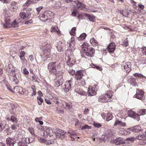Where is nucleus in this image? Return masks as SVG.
I'll list each match as a JSON object with an SVG mask.
<instances>
[{
	"instance_id": "f257e3e1",
	"label": "nucleus",
	"mask_w": 146,
	"mask_h": 146,
	"mask_svg": "<svg viewBox=\"0 0 146 146\" xmlns=\"http://www.w3.org/2000/svg\"><path fill=\"white\" fill-rule=\"evenodd\" d=\"M48 68L50 73L55 75L56 76L63 75V72L61 69V66L59 63L51 62L48 64Z\"/></svg>"
},
{
	"instance_id": "f03ea898",
	"label": "nucleus",
	"mask_w": 146,
	"mask_h": 146,
	"mask_svg": "<svg viewBox=\"0 0 146 146\" xmlns=\"http://www.w3.org/2000/svg\"><path fill=\"white\" fill-rule=\"evenodd\" d=\"M113 92L111 90L108 91L106 94H104L99 96L98 101L99 102L105 103L110 102L113 95Z\"/></svg>"
},
{
	"instance_id": "7ed1b4c3",
	"label": "nucleus",
	"mask_w": 146,
	"mask_h": 146,
	"mask_svg": "<svg viewBox=\"0 0 146 146\" xmlns=\"http://www.w3.org/2000/svg\"><path fill=\"white\" fill-rule=\"evenodd\" d=\"M66 60L67 65L71 66L74 65L76 61L73 52L71 50H67L66 52Z\"/></svg>"
},
{
	"instance_id": "20e7f679",
	"label": "nucleus",
	"mask_w": 146,
	"mask_h": 146,
	"mask_svg": "<svg viewBox=\"0 0 146 146\" xmlns=\"http://www.w3.org/2000/svg\"><path fill=\"white\" fill-rule=\"evenodd\" d=\"M81 47L84 51V54L86 56L90 57H92L94 56L95 53V50L94 48L89 46L87 43H84Z\"/></svg>"
},
{
	"instance_id": "39448f33",
	"label": "nucleus",
	"mask_w": 146,
	"mask_h": 146,
	"mask_svg": "<svg viewBox=\"0 0 146 146\" xmlns=\"http://www.w3.org/2000/svg\"><path fill=\"white\" fill-rule=\"evenodd\" d=\"M51 46L50 42H45L42 44L41 49L42 50L43 54L45 57L48 58L50 55V50Z\"/></svg>"
},
{
	"instance_id": "423d86ee",
	"label": "nucleus",
	"mask_w": 146,
	"mask_h": 146,
	"mask_svg": "<svg viewBox=\"0 0 146 146\" xmlns=\"http://www.w3.org/2000/svg\"><path fill=\"white\" fill-rule=\"evenodd\" d=\"M73 84V80L71 79L67 81L62 86V88L65 93L68 92L72 88L71 86Z\"/></svg>"
},
{
	"instance_id": "0eeeda50",
	"label": "nucleus",
	"mask_w": 146,
	"mask_h": 146,
	"mask_svg": "<svg viewBox=\"0 0 146 146\" xmlns=\"http://www.w3.org/2000/svg\"><path fill=\"white\" fill-rule=\"evenodd\" d=\"M9 75V80L15 82V84H18L19 83V81L16 76L14 70L12 69L10 72L8 74Z\"/></svg>"
},
{
	"instance_id": "6e6552de",
	"label": "nucleus",
	"mask_w": 146,
	"mask_h": 146,
	"mask_svg": "<svg viewBox=\"0 0 146 146\" xmlns=\"http://www.w3.org/2000/svg\"><path fill=\"white\" fill-rule=\"evenodd\" d=\"M97 86L96 85H90L89 86L88 91V95L89 96H93L97 94Z\"/></svg>"
},
{
	"instance_id": "1a4fd4ad",
	"label": "nucleus",
	"mask_w": 146,
	"mask_h": 146,
	"mask_svg": "<svg viewBox=\"0 0 146 146\" xmlns=\"http://www.w3.org/2000/svg\"><path fill=\"white\" fill-rule=\"evenodd\" d=\"M144 92L141 90L138 89L136 90V93L134 96L135 98L143 100L145 99Z\"/></svg>"
},
{
	"instance_id": "9d476101",
	"label": "nucleus",
	"mask_w": 146,
	"mask_h": 146,
	"mask_svg": "<svg viewBox=\"0 0 146 146\" xmlns=\"http://www.w3.org/2000/svg\"><path fill=\"white\" fill-rule=\"evenodd\" d=\"M121 67L125 70L127 72L129 73L130 72L131 69V64L130 62H123L122 64H121Z\"/></svg>"
},
{
	"instance_id": "9b49d317",
	"label": "nucleus",
	"mask_w": 146,
	"mask_h": 146,
	"mask_svg": "<svg viewBox=\"0 0 146 146\" xmlns=\"http://www.w3.org/2000/svg\"><path fill=\"white\" fill-rule=\"evenodd\" d=\"M18 8V5L16 2L13 1L11 3L9 7V10L12 11L14 12L17 10Z\"/></svg>"
},
{
	"instance_id": "f8f14e48",
	"label": "nucleus",
	"mask_w": 146,
	"mask_h": 146,
	"mask_svg": "<svg viewBox=\"0 0 146 146\" xmlns=\"http://www.w3.org/2000/svg\"><path fill=\"white\" fill-rule=\"evenodd\" d=\"M84 73L83 70H80L77 71L75 74V78L77 80H80L84 76Z\"/></svg>"
},
{
	"instance_id": "ddd939ff",
	"label": "nucleus",
	"mask_w": 146,
	"mask_h": 146,
	"mask_svg": "<svg viewBox=\"0 0 146 146\" xmlns=\"http://www.w3.org/2000/svg\"><path fill=\"white\" fill-rule=\"evenodd\" d=\"M115 43L112 42L108 46L107 48V50L109 52L113 53L115 50Z\"/></svg>"
},
{
	"instance_id": "4468645a",
	"label": "nucleus",
	"mask_w": 146,
	"mask_h": 146,
	"mask_svg": "<svg viewBox=\"0 0 146 146\" xmlns=\"http://www.w3.org/2000/svg\"><path fill=\"white\" fill-rule=\"evenodd\" d=\"M61 106L66 110H70L72 108L71 103H67L64 101H61Z\"/></svg>"
},
{
	"instance_id": "2eb2a0df",
	"label": "nucleus",
	"mask_w": 146,
	"mask_h": 146,
	"mask_svg": "<svg viewBox=\"0 0 146 146\" xmlns=\"http://www.w3.org/2000/svg\"><path fill=\"white\" fill-rule=\"evenodd\" d=\"M127 113L129 116L135 118L137 121H139L140 120L138 114L135 113L133 111L131 110L129 111Z\"/></svg>"
},
{
	"instance_id": "dca6fc26",
	"label": "nucleus",
	"mask_w": 146,
	"mask_h": 146,
	"mask_svg": "<svg viewBox=\"0 0 146 146\" xmlns=\"http://www.w3.org/2000/svg\"><path fill=\"white\" fill-rule=\"evenodd\" d=\"M56 47L58 50L60 52L65 50L66 48L64 44L60 42L58 43Z\"/></svg>"
},
{
	"instance_id": "f3484780",
	"label": "nucleus",
	"mask_w": 146,
	"mask_h": 146,
	"mask_svg": "<svg viewBox=\"0 0 146 146\" xmlns=\"http://www.w3.org/2000/svg\"><path fill=\"white\" fill-rule=\"evenodd\" d=\"M127 82L131 84L136 86L137 84V82L135 78H133L131 76H128L127 77Z\"/></svg>"
},
{
	"instance_id": "a211bd4d",
	"label": "nucleus",
	"mask_w": 146,
	"mask_h": 146,
	"mask_svg": "<svg viewBox=\"0 0 146 146\" xmlns=\"http://www.w3.org/2000/svg\"><path fill=\"white\" fill-rule=\"evenodd\" d=\"M11 19L9 17L5 18V23H3V27L4 28H10L12 27L11 23Z\"/></svg>"
},
{
	"instance_id": "6ab92c4d",
	"label": "nucleus",
	"mask_w": 146,
	"mask_h": 146,
	"mask_svg": "<svg viewBox=\"0 0 146 146\" xmlns=\"http://www.w3.org/2000/svg\"><path fill=\"white\" fill-rule=\"evenodd\" d=\"M59 78L58 79V80L56 81L54 83V86L56 87H58L60 85H62L63 83V79L62 75H59Z\"/></svg>"
},
{
	"instance_id": "aec40b11",
	"label": "nucleus",
	"mask_w": 146,
	"mask_h": 146,
	"mask_svg": "<svg viewBox=\"0 0 146 146\" xmlns=\"http://www.w3.org/2000/svg\"><path fill=\"white\" fill-rule=\"evenodd\" d=\"M15 139L12 138L8 137L6 141L8 146H14L15 142Z\"/></svg>"
},
{
	"instance_id": "412c9836",
	"label": "nucleus",
	"mask_w": 146,
	"mask_h": 146,
	"mask_svg": "<svg viewBox=\"0 0 146 146\" xmlns=\"http://www.w3.org/2000/svg\"><path fill=\"white\" fill-rule=\"evenodd\" d=\"M18 107V105L12 103L11 104V108L10 111L11 113L14 114L16 112V109Z\"/></svg>"
},
{
	"instance_id": "4be33fe9",
	"label": "nucleus",
	"mask_w": 146,
	"mask_h": 146,
	"mask_svg": "<svg viewBox=\"0 0 146 146\" xmlns=\"http://www.w3.org/2000/svg\"><path fill=\"white\" fill-rule=\"evenodd\" d=\"M51 32L56 33L59 36L61 35V32L57 26H52L51 27Z\"/></svg>"
},
{
	"instance_id": "5701e85b",
	"label": "nucleus",
	"mask_w": 146,
	"mask_h": 146,
	"mask_svg": "<svg viewBox=\"0 0 146 146\" xmlns=\"http://www.w3.org/2000/svg\"><path fill=\"white\" fill-rule=\"evenodd\" d=\"M74 2L76 4V7L78 9L82 10L86 8V5L84 4H83L79 1H74Z\"/></svg>"
},
{
	"instance_id": "b1692460",
	"label": "nucleus",
	"mask_w": 146,
	"mask_h": 146,
	"mask_svg": "<svg viewBox=\"0 0 146 146\" xmlns=\"http://www.w3.org/2000/svg\"><path fill=\"white\" fill-rule=\"evenodd\" d=\"M75 92L81 95H86L87 94L86 92L83 90L79 87H78L76 88Z\"/></svg>"
},
{
	"instance_id": "393cba45",
	"label": "nucleus",
	"mask_w": 146,
	"mask_h": 146,
	"mask_svg": "<svg viewBox=\"0 0 146 146\" xmlns=\"http://www.w3.org/2000/svg\"><path fill=\"white\" fill-rule=\"evenodd\" d=\"M84 16L87 17L89 20L92 22H94L95 20V16L93 15H90L88 13H85L84 14Z\"/></svg>"
},
{
	"instance_id": "a878e982",
	"label": "nucleus",
	"mask_w": 146,
	"mask_h": 146,
	"mask_svg": "<svg viewBox=\"0 0 146 146\" xmlns=\"http://www.w3.org/2000/svg\"><path fill=\"white\" fill-rule=\"evenodd\" d=\"M6 119L8 121H11L13 122L17 123L18 121L17 118L14 115H11L7 117Z\"/></svg>"
},
{
	"instance_id": "bb28decb",
	"label": "nucleus",
	"mask_w": 146,
	"mask_h": 146,
	"mask_svg": "<svg viewBox=\"0 0 146 146\" xmlns=\"http://www.w3.org/2000/svg\"><path fill=\"white\" fill-rule=\"evenodd\" d=\"M90 42L92 45L93 46H97L98 45V42L94 37L91 38Z\"/></svg>"
},
{
	"instance_id": "cd10ccee",
	"label": "nucleus",
	"mask_w": 146,
	"mask_h": 146,
	"mask_svg": "<svg viewBox=\"0 0 146 146\" xmlns=\"http://www.w3.org/2000/svg\"><path fill=\"white\" fill-rule=\"evenodd\" d=\"M141 127L138 126H136L132 128H129V130L133 132H138L141 130Z\"/></svg>"
},
{
	"instance_id": "c85d7f7f",
	"label": "nucleus",
	"mask_w": 146,
	"mask_h": 146,
	"mask_svg": "<svg viewBox=\"0 0 146 146\" xmlns=\"http://www.w3.org/2000/svg\"><path fill=\"white\" fill-rule=\"evenodd\" d=\"M51 99L56 104L59 105L60 103L58 101L59 98L58 96L56 95H53L51 98Z\"/></svg>"
},
{
	"instance_id": "c756f323",
	"label": "nucleus",
	"mask_w": 146,
	"mask_h": 146,
	"mask_svg": "<svg viewBox=\"0 0 146 146\" xmlns=\"http://www.w3.org/2000/svg\"><path fill=\"white\" fill-rule=\"evenodd\" d=\"M130 132L128 131L124 130V129L121 128H119V134L122 135H128L130 134Z\"/></svg>"
},
{
	"instance_id": "7c9ffc66",
	"label": "nucleus",
	"mask_w": 146,
	"mask_h": 146,
	"mask_svg": "<svg viewBox=\"0 0 146 146\" xmlns=\"http://www.w3.org/2000/svg\"><path fill=\"white\" fill-rule=\"evenodd\" d=\"M44 131L46 133L47 135L50 137L52 136L53 134V131L51 129L47 128Z\"/></svg>"
},
{
	"instance_id": "2f4dec72",
	"label": "nucleus",
	"mask_w": 146,
	"mask_h": 146,
	"mask_svg": "<svg viewBox=\"0 0 146 146\" xmlns=\"http://www.w3.org/2000/svg\"><path fill=\"white\" fill-rule=\"evenodd\" d=\"M14 90L15 92H16L17 93L19 94H22V92L23 91L22 88L19 86H15L14 88Z\"/></svg>"
},
{
	"instance_id": "473e14b6",
	"label": "nucleus",
	"mask_w": 146,
	"mask_h": 146,
	"mask_svg": "<svg viewBox=\"0 0 146 146\" xmlns=\"http://www.w3.org/2000/svg\"><path fill=\"white\" fill-rule=\"evenodd\" d=\"M113 132L111 130H109L108 131V133L105 134V137L106 139L108 138L110 139V138L112 137L113 135Z\"/></svg>"
},
{
	"instance_id": "72a5a7b5",
	"label": "nucleus",
	"mask_w": 146,
	"mask_h": 146,
	"mask_svg": "<svg viewBox=\"0 0 146 146\" xmlns=\"http://www.w3.org/2000/svg\"><path fill=\"white\" fill-rule=\"evenodd\" d=\"M113 117L112 114L110 113H108L106 115V120L107 121H109L111 120Z\"/></svg>"
},
{
	"instance_id": "f704fd0d",
	"label": "nucleus",
	"mask_w": 146,
	"mask_h": 146,
	"mask_svg": "<svg viewBox=\"0 0 146 146\" xmlns=\"http://www.w3.org/2000/svg\"><path fill=\"white\" fill-rule=\"evenodd\" d=\"M27 139H28V140L29 141L28 142L27 141V139L26 140V143H25L24 142H19L18 143V145L19 146H28L27 143H30L31 142L29 140L30 139L29 138H28Z\"/></svg>"
},
{
	"instance_id": "c9c22d12",
	"label": "nucleus",
	"mask_w": 146,
	"mask_h": 146,
	"mask_svg": "<svg viewBox=\"0 0 146 146\" xmlns=\"http://www.w3.org/2000/svg\"><path fill=\"white\" fill-rule=\"evenodd\" d=\"M29 78L31 80L35 82H37V78L34 74H32V75H29Z\"/></svg>"
},
{
	"instance_id": "e433bc0d",
	"label": "nucleus",
	"mask_w": 146,
	"mask_h": 146,
	"mask_svg": "<svg viewBox=\"0 0 146 146\" xmlns=\"http://www.w3.org/2000/svg\"><path fill=\"white\" fill-rule=\"evenodd\" d=\"M86 35L85 33H83L80 35L79 37H78V39L79 40H84L86 37Z\"/></svg>"
},
{
	"instance_id": "4c0bfd02",
	"label": "nucleus",
	"mask_w": 146,
	"mask_h": 146,
	"mask_svg": "<svg viewBox=\"0 0 146 146\" xmlns=\"http://www.w3.org/2000/svg\"><path fill=\"white\" fill-rule=\"evenodd\" d=\"M70 135H69V137L71 138L72 141H73L76 138H79V137H78L77 135L75 133H70Z\"/></svg>"
},
{
	"instance_id": "58836bf2",
	"label": "nucleus",
	"mask_w": 146,
	"mask_h": 146,
	"mask_svg": "<svg viewBox=\"0 0 146 146\" xmlns=\"http://www.w3.org/2000/svg\"><path fill=\"white\" fill-rule=\"evenodd\" d=\"M122 120L119 121V126L124 127L126 125V124L125 122H123L125 120V117H121Z\"/></svg>"
},
{
	"instance_id": "ea45409f",
	"label": "nucleus",
	"mask_w": 146,
	"mask_h": 146,
	"mask_svg": "<svg viewBox=\"0 0 146 146\" xmlns=\"http://www.w3.org/2000/svg\"><path fill=\"white\" fill-rule=\"evenodd\" d=\"M138 114L139 116V115H143L146 114V110L145 109H141L139 110L138 112Z\"/></svg>"
},
{
	"instance_id": "a19ab883",
	"label": "nucleus",
	"mask_w": 146,
	"mask_h": 146,
	"mask_svg": "<svg viewBox=\"0 0 146 146\" xmlns=\"http://www.w3.org/2000/svg\"><path fill=\"white\" fill-rule=\"evenodd\" d=\"M5 122L4 121L0 122V132H1L5 128Z\"/></svg>"
},
{
	"instance_id": "79ce46f5",
	"label": "nucleus",
	"mask_w": 146,
	"mask_h": 146,
	"mask_svg": "<svg viewBox=\"0 0 146 146\" xmlns=\"http://www.w3.org/2000/svg\"><path fill=\"white\" fill-rule=\"evenodd\" d=\"M54 139L52 140H50L47 141L45 139V141L44 142V144L46 145H48L50 144H53L54 143Z\"/></svg>"
},
{
	"instance_id": "37998d69",
	"label": "nucleus",
	"mask_w": 146,
	"mask_h": 146,
	"mask_svg": "<svg viewBox=\"0 0 146 146\" xmlns=\"http://www.w3.org/2000/svg\"><path fill=\"white\" fill-rule=\"evenodd\" d=\"M91 66L92 67L94 68H96L97 70H99L100 71H101L102 70V68L101 66H97L96 65H94L93 64H91Z\"/></svg>"
},
{
	"instance_id": "c03bdc74",
	"label": "nucleus",
	"mask_w": 146,
	"mask_h": 146,
	"mask_svg": "<svg viewBox=\"0 0 146 146\" xmlns=\"http://www.w3.org/2000/svg\"><path fill=\"white\" fill-rule=\"evenodd\" d=\"M20 17L23 19H24L27 17L26 13L24 12H21L19 14Z\"/></svg>"
},
{
	"instance_id": "a18cd8bd",
	"label": "nucleus",
	"mask_w": 146,
	"mask_h": 146,
	"mask_svg": "<svg viewBox=\"0 0 146 146\" xmlns=\"http://www.w3.org/2000/svg\"><path fill=\"white\" fill-rule=\"evenodd\" d=\"M3 14L5 16V18L9 17H10L11 14L8 11L6 10H4Z\"/></svg>"
},
{
	"instance_id": "49530a36",
	"label": "nucleus",
	"mask_w": 146,
	"mask_h": 146,
	"mask_svg": "<svg viewBox=\"0 0 146 146\" xmlns=\"http://www.w3.org/2000/svg\"><path fill=\"white\" fill-rule=\"evenodd\" d=\"M31 88L33 92V93H32L31 94L32 96H35L36 94L35 86L33 85H32L31 86Z\"/></svg>"
},
{
	"instance_id": "de8ad7c7",
	"label": "nucleus",
	"mask_w": 146,
	"mask_h": 146,
	"mask_svg": "<svg viewBox=\"0 0 146 146\" xmlns=\"http://www.w3.org/2000/svg\"><path fill=\"white\" fill-rule=\"evenodd\" d=\"M37 102L38 105H41L43 102V100L41 97L38 96L37 97Z\"/></svg>"
},
{
	"instance_id": "09e8293b",
	"label": "nucleus",
	"mask_w": 146,
	"mask_h": 146,
	"mask_svg": "<svg viewBox=\"0 0 146 146\" xmlns=\"http://www.w3.org/2000/svg\"><path fill=\"white\" fill-rule=\"evenodd\" d=\"M76 30V27H73L71 30L70 32V34L71 35L74 36L76 35L75 31Z\"/></svg>"
},
{
	"instance_id": "8fccbe9b",
	"label": "nucleus",
	"mask_w": 146,
	"mask_h": 146,
	"mask_svg": "<svg viewBox=\"0 0 146 146\" xmlns=\"http://www.w3.org/2000/svg\"><path fill=\"white\" fill-rule=\"evenodd\" d=\"M28 130L32 134L34 135V137H36L37 136L35 134L34 130L33 128L31 127H29L28 128Z\"/></svg>"
},
{
	"instance_id": "3c124183",
	"label": "nucleus",
	"mask_w": 146,
	"mask_h": 146,
	"mask_svg": "<svg viewBox=\"0 0 146 146\" xmlns=\"http://www.w3.org/2000/svg\"><path fill=\"white\" fill-rule=\"evenodd\" d=\"M19 124L16 123L12 125L11 127V129L13 130H16L17 129V127H19Z\"/></svg>"
},
{
	"instance_id": "603ef678",
	"label": "nucleus",
	"mask_w": 146,
	"mask_h": 146,
	"mask_svg": "<svg viewBox=\"0 0 146 146\" xmlns=\"http://www.w3.org/2000/svg\"><path fill=\"white\" fill-rule=\"evenodd\" d=\"M11 25H12L11 27L13 28L18 27V23L16 22V20H15L11 24Z\"/></svg>"
},
{
	"instance_id": "864d4df0",
	"label": "nucleus",
	"mask_w": 146,
	"mask_h": 146,
	"mask_svg": "<svg viewBox=\"0 0 146 146\" xmlns=\"http://www.w3.org/2000/svg\"><path fill=\"white\" fill-rule=\"evenodd\" d=\"M110 142L111 143L114 144L115 145H119V139L117 138L113 140H111Z\"/></svg>"
},
{
	"instance_id": "5fc2aeb1",
	"label": "nucleus",
	"mask_w": 146,
	"mask_h": 146,
	"mask_svg": "<svg viewBox=\"0 0 146 146\" xmlns=\"http://www.w3.org/2000/svg\"><path fill=\"white\" fill-rule=\"evenodd\" d=\"M92 127L91 126H88L87 125H85L83 126L81 128V130H84L86 129H91Z\"/></svg>"
},
{
	"instance_id": "6e6d98bb",
	"label": "nucleus",
	"mask_w": 146,
	"mask_h": 146,
	"mask_svg": "<svg viewBox=\"0 0 146 146\" xmlns=\"http://www.w3.org/2000/svg\"><path fill=\"white\" fill-rule=\"evenodd\" d=\"M137 139L139 140H142L144 138H146V136H145V134H143L142 135H139L137 136Z\"/></svg>"
},
{
	"instance_id": "4d7b16f0",
	"label": "nucleus",
	"mask_w": 146,
	"mask_h": 146,
	"mask_svg": "<svg viewBox=\"0 0 146 146\" xmlns=\"http://www.w3.org/2000/svg\"><path fill=\"white\" fill-rule=\"evenodd\" d=\"M133 75L136 77H138L139 78H143L144 76L141 74L140 73H134L133 74Z\"/></svg>"
},
{
	"instance_id": "13d9d810",
	"label": "nucleus",
	"mask_w": 146,
	"mask_h": 146,
	"mask_svg": "<svg viewBox=\"0 0 146 146\" xmlns=\"http://www.w3.org/2000/svg\"><path fill=\"white\" fill-rule=\"evenodd\" d=\"M78 13V11L77 10L74 9L72 13V15L73 16L76 17Z\"/></svg>"
},
{
	"instance_id": "bf43d9fd",
	"label": "nucleus",
	"mask_w": 146,
	"mask_h": 146,
	"mask_svg": "<svg viewBox=\"0 0 146 146\" xmlns=\"http://www.w3.org/2000/svg\"><path fill=\"white\" fill-rule=\"evenodd\" d=\"M141 52L143 55H146V47L143 46L141 48Z\"/></svg>"
},
{
	"instance_id": "052dcab7",
	"label": "nucleus",
	"mask_w": 146,
	"mask_h": 146,
	"mask_svg": "<svg viewBox=\"0 0 146 146\" xmlns=\"http://www.w3.org/2000/svg\"><path fill=\"white\" fill-rule=\"evenodd\" d=\"M38 141L40 143H44L45 141V139L41 137H38Z\"/></svg>"
},
{
	"instance_id": "680f3d73",
	"label": "nucleus",
	"mask_w": 146,
	"mask_h": 146,
	"mask_svg": "<svg viewBox=\"0 0 146 146\" xmlns=\"http://www.w3.org/2000/svg\"><path fill=\"white\" fill-rule=\"evenodd\" d=\"M26 54L25 52L24 51H21L20 52V54H19V57L21 58L22 57H24L25 55Z\"/></svg>"
},
{
	"instance_id": "e2e57ef3",
	"label": "nucleus",
	"mask_w": 146,
	"mask_h": 146,
	"mask_svg": "<svg viewBox=\"0 0 146 146\" xmlns=\"http://www.w3.org/2000/svg\"><path fill=\"white\" fill-rule=\"evenodd\" d=\"M136 138L134 137H131L126 139V140L130 141H133Z\"/></svg>"
},
{
	"instance_id": "0e129e2a",
	"label": "nucleus",
	"mask_w": 146,
	"mask_h": 146,
	"mask_svg": "<svg viewBox=\"0 0 146 146\" xmlns=\"http://www.w3.org/2000/svg\"><path fill=\"white\" fill-rule=\"evenodd\" d=\"M68 43L69 44V47L71 48H72L74 47L75 44V42H68Z\"/></svg>"
},
{
	"instance_id": "69168bd1",
	"label": "nucleus",
	"mask_w": 146,
	"mask_h": 146,
	"mask_svg": "<svg viewBox=\"0 0 146 146\" xmlns=\"http://www.w3.org/2000/svg\"><path fill=\"white\" fill-rule=\"evenodd\" d=\"M93 125L94 127L97 128L100 127L102 126V125L101 124L97 123H94Z\"/></svg>"
},
{
	"instance_id": "338daca9",
	"label": "nucleus",
	"mask_w": 146,
	"mask_h": 146,
	"mask_svg": "<svg viewBox=\"0 0 146 146\" xmlns=\"http://www.w3.org/2000/svg\"><path fill=\"white\" fill-rule=\"evenodd\" d=\"M32 3H33L32 2H31L29 0H28L24 4V6H27L29 5L30 4H31Z\"/></svg>"
},
{
	"instance_id": "774afa93",
	"label": "nucleus",
	"mask_w": 146,
	"mask_h": 146,
	"mask_svg": "<svg viewBox=\"0 0 146 146\" xmlns=\"http://www.w3.org/2000/svg\"><path fill=\"white\" fill-rule=\"evenodd\" d=\"M128 41L127 40L124 41L121 44L122 45H124L126 47L128 45Z\"/></svg>"
}]
</instances>
